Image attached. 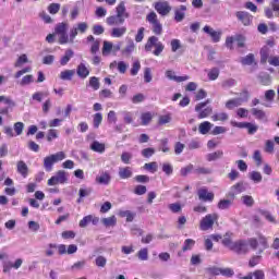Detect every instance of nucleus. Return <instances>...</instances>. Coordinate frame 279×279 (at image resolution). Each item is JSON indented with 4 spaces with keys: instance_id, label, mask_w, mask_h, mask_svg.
Listing matches in <instances>:
<instances>
[{
    "instance_id": "nucleus-64",
    "label": "nucleus",
    "mask_w": 279,
    "mask_h": 279,
    "mask_svg": "<svg viewBox=\"0 0 279 279\" xmlns=\"http://www.w3.org/2000/svg\"><path fill=\"white\" fill-rule=\"evenodd\" d=\"M56 34H66V25L64 23H60L54 28Z\"/></svg>"
},
{
    "instance_id": "nucleus-41",
    "label": "nucleus",
    "mask_w": 279,
    "mask_h": 279,
    "mask_svg": "<svg viewBox=\"0 0 279 279\" xmlns=\"http://www.w3.org/2000/svg\"><path fill=\"white\" fill-rule=\"evenodd\" d=\"M258 213L259 215H262V217H265V219L270 223H277L276 218H274L270 211L265 209H259Z\"/></svg>"
},
{
    "instance_id": "nucleus-56",
    "label": "nucleus",
    "mask_w": 279,
    "mask_h": 279,
    "mask_svg": "<svg viewBox=\"0 0 279 279\" xmlns=\"http://www.w3.org/2000/svg\"><path fill=\"white\" fill-rule=\"evenodd\" d=\"M143 38H145V27H140L135 35V43H143Z\"/></svg>"
},
{
    "instance_id": "nucleus-18",
    "label": "nucleus",
    "mask_w": 279,
    "mask_h": 279,
    "mask_svg": "<svg viewBox=\"0 0 279 279\" xmlns=\"http://www.w3.org/2000/svg\"><path fill=\"white\" fill-rule=\"evenodd\" d=\"M16 169H17V173H20L22 178H27V175H29V167L27 166V163H25V161L23 160L17 161Z\"/></svg>"
},
{
    "instance_id": "nucleus-13",
    "label": "nucleus",
    "mask_w": 279,
    "mask_h": 279,
    "mask_svg": "<svg viewBox=\"0 0 279 279\" xmlns=\"http://www.w3.org/2000/svg\"><path fill=\"white\" fill-rule=\"evenodd\" d=\"M238 21H241L245 26L252 25L254 16L245 11H238L235 13Z\"/></svg>"
},
{
    "instance_id": "nucleus-6",
    "label": "nucleus",
    "mask_w": 279,
    "mask_h": 279,
    "mask_svg": "<svg viewBox=\"0 0 279 279\" xmlns=\"http://www.w3.org/2000/svg\"><path fill=\"white\" fill-rule=\"evenodd\" d=\"M231 252H234V254H238L239 256L250 253V246H247V240H238L233 242L231 245V248H229Z\"/></svg>"
},
{
    "instance_id": "nucleus-57",
    "label": "nucleus",
    "mask_w": 279,
    "mask_h": 279,
    "mask_svg": "<svg viewBox=\"0 0 279 279\" xmlns=\"http://www.w3.org/2000/svg\"><path fill=\"white\" fill-rule=\"evenodd\" d=\"M141 71V61H135L132 64L131 68V75H138V72Z\"/></svg>"
},
{
    "instance_id": "nucleus-63",
    "label": "nucleus",
    "mask_w": 279,
    "mask_h": 279,
    "mask_svg": "<svg viewBox=\"0 0 279 279\" xmlns=\"http://www.w3.org/2000/svg\"><path fill=\"white\" fill-rule=\"evenodd\" d=\"M112 51V43L104 41L102 56H108Z\"/></svg>"
},
{
    "instance_id": "nucleus-45",
    "label": "nucleus",
    "mask_w": 279,
    "mask_h": 279,
    "mask_svg": "<svg viewBox=\"0 0 279 279\" xmlns=\"http://www.w3.org/2000/svg\"><path fill=\"white\" fill-rule=\"evenodd\" d=\"M241 201L244 204V206H247L248 208H252V206H254V197H252L251 195L242 196Z\"/></svg>"
},
{
    "instance_id": "nucleus-10",
    "label": "nucleus",
    "mask_w": 279,
    "mask_h": 279,
    "mask_svg": "<svg viewBox=\"0 0 279 279\" xmlns=\"http://www.w3.org/2000/svg\"><path fill=\"white\" fill-rule=\"evenodd\" d=\"M155 10L161 16H167L171 12V5L167 1H158L155 3Z\"/></svg>"
},
{
    "instance_id": "nucleus-15",
    "label": "nucleus",
    "mask_w": 279,
    "mask_h": 279,
    "mask_svg": "<svg viewBox=\"0 0 279 279\" xmlns=\"http://www.w3.org/2000/svg\"><path fill=\"white\" fill-rule=\"evenodd\" d=\"M111 180H112V177H110V173L107 171L101 172L100 175H97L95 179L96 184H102L105 186H108Z\"/></svg>"
},
{
    "instance_id": "nucleus-55",
    "label": "nucleus",
    "mask_w": 279,
    "mask_h": 279,
    "mask_svg": "<svg viewBox=\"0 0 279 279\" xmlns=\"http://www.w3.org/2000/svg\"><path fill=\"white\" fill-rule=\"evenodd\" d=\"M170 45L172 53H175L178 49H182V44L180 43V39H172Z\"/></svg>"
},
{
    "instance_id": "nucleus-27",
    "label": "nucleus",
    "mask_w": 279,
    "mask_h": 279,
    "mask_svg": "<svg viewBox=\"0 0 279 279\" xmlns=\"http://www.w3.org/2000/svg\"><path fill=\"white\" fill-rule=\"evenodd\" d=\"M210 130H213V123H210L209 121L202 122L198 125L199 134L206 135L208 134V132H210Z\"/></svg>"
},
{
    "instance_id": "nucleus-7",
    "label": "nucleus",
    "mask_w": 279,
    "mask_h": 279,
    "mask_svg": "<svg viewBox=\"0 0 279 279\" xmlns=\"http://www.w3.org/2000/svg\"><path fill=\"white\" fill-rule=\"evenodd\" d=\"M195 112H197V119H208L213 114V108L210 106L206 107V104H197Z\"/></svg>"
},
{
    "instance_id": "nucleus-26",
    "label": "nucleus",
    "mask_w": 279,
    "mask_h": 279,
    "mask_svg": "<svg viewBox=\"0 0 279 279\" xmlns=\"http://www.w3.org/2000/svg\"><path fill=\"white\" fill-rule=\"evenodd\" d=\"M240 62L243 66H252V64L256 62V59L254 57V53H248L247 56L242 57Z\"/></svg>"
},
{
    "instance_id": "nucleus-34",
    "label": "nucleus",
    "mask_w": 279,
    "mask_h": 279,
    "mask_svg": "<svg viewBox=\"0 0 279 279\" xmlns=\"http://www.w3.org/2000/svg\"><path fill=\"white\" fill-rule=\"evenodd\" d=\"M90 193H93L92 187L80 189L77 204H82V199H84V197H88V195H90Z\"/></svg>"
},
{
    "instance_id": "nucleus-29",
    "label": "nucleus",
    "mask_w": 279,
    "mask_h": 279,
    "mask_svg": "<svg viewBox=\"0 0 279 279\" xmlns=\"http://www.w3.org/2000/svg\"><path fill=\"white\" fill-rule=\"evenodd\" d=\"M251 112L253 117H255V119H257L258 121H267V114L265 113V111L257 108H253Z\"/></svg>"
},
{
    "instance_id": "nucleus-44",
    "label": "nucleus",
    "mask_w": 279,
    "mask_h": 279,
    "mask_svg": "<svg viewBox=\"0 0 279 279\" xmlns=\"http://www.w3.org/2000/svg\"><path fill=\"white\" fill-rule=\"evenodd\" d=\"M159 151H163V154H168V151H170L168 138L160 140Z\"/></svg>"
},
{
    "instance_id": "nucleus-5",
    "label": "nucleus",
    "mask_w": 279,
    "mask_h": 279,
    "mask_svg": "<svg viewBox=\"0 0 279 279\" xmlns=\"http://www.w3.org/2000/svg\"><path fill=\"white\" fill-rule=\"evenodd\" d=\"M146 21L151 25L153 34L160 36L162 34V24L158 20L156 12L151 11L146 15Z\"/></svg>"
},
{
    "instance_id": "nucleus-11",
    "label": "nucleus",
    "mask_w": 279,
    "mask_h": 279,
    "mask_svg": "<svg viewBox=\"0 0 279 279\" xmlns=\"http://www.w3.org/2000/svg\"><path fill=\"white\" fill-rule=\"evenodd\" d=\"M199 202H213L215 199V193L208 192V189L202 187L197 191Z\"/></svg>"
},
{
    "instance_id": "nucleus-36",
    "label": "nucleus",
    "mask_w": 279,
    "mask_h": 279,
    "mask_svg": "<svg viewBox=\"0 0 279 279\" xmlns=\"http://www.w3.org/2000/svg\"><path fill=\"white\" fill-rule=\"evenodd\" d=\"M193 173L195 175H210V173H213V169L205 168V167H198L193 170Z\"/></svg>"
},
{
    "instance_id": "nucleus-51",
    "label": "nucleus",
    "mask_w": 279,
    "mask_h": 279,
    "mask_svg": "<svg viewBox=\"0 0 279 279\" xmlns=\"http://www.w3.org/2000/svg\"><path fill=\"white\" fill-rule=\"evenodd\" d=\"M222 88H232V86H236V80L227 78L221 83Z\"/></svg>"
},
{
    "instance_id": "nucleus-30",
    "label": "nucleus",
    "mask_w": 279,
    "mask_h": 279,
    "mask_svg": "<svg viewBox=\"0 0 279 279\" xmlns=\"http://www.w3.org/2000/svg\"><path fill=\"white\" fill-rule=\"evenodd\" d=\"M90 149L97 154H104V151H106V144L94 141L90 145Z\"/></svg>"
},
{
    "instance_id": "nucleus-9",
    "label": "nucleus",
    "mask_w": 279,
    "mask_h": 279,
    "mask_svg": "<svg viewBox=\"0 0 279 279\" xmlns=\"http://www.w3.org/2000/svg\"><path fill=\"white\" fill-rule=\"evenodd\" d=\"M244 191H246L245 183H243V181H240L231 186L228 193V197L230 199H235L236 195L244 193Z\"/></svg>"
},
{
    "instance_id": "nucleus-32",
    "label": "nucleus",
    "mask_w": 279,
    "mask_h": 279,
    "mask_svg": "<svg viewBox=\"0 0 279 279\" xmlns=\"http://www.w3.org/2000/svg\"><path fill=\"white\" fill-rule=\"evenodd\" d=\"M75 75V70H64L60 73V80L71 82Z\"/></svg>"
},
{
    "instance_id": "nucleus-23",
    "label": "nucleus",
    "mask_w": 279,
    "mask_h": 279,
    "mask_svg": "<svg viewBox=\"0 0 279 279\" xmlns=\"http://www.w3.org/2000/svg\"><path fill=\"white\" fill-rule=\"evenodd\" d=\"M232 236H234V233L228 231L225 235L223 239L221 241L222 245L225 247H228L229 250L232 248V245H234V242H232Z\"/></svg>"
},
{
    "instance_id": "nucleus-47",
    "label": "nucleus",
    "mask_w": 279,
    "mask_h": 279,
    "mask_svg": "<svg viewBox=\"0 0 279 279\" xmlns=\"http://www.w3.org/2000/svg\"><path fill=\"white\" fill-rule=\"evenodd\" d=\"M258 80L263 86H269L271 84V76L269 74H262L258 76Z\"/></svg>"
},
{
    "instance_id": "nucleus-49",
    "label": "nucleus",
    "mask_w": 279,
    "mask_h": 279,
    "mask_svg": "<svg viewBox=\"0 0 279 279\" xmlns=\"http://www.w3.org/2000/svg\"><path fill=\"white\" fill-rule=\"evenodd\" d=\"M228 119H229V116H228V113H226V112L215 113V114L211 117V120H213V121H228Z\"/></svg>"
},
{
    "instance_id": "nucleus-24",
    "label": "nucleus",
    "mask_w": 279,
    "mask_h": 279,
    "mask_svg": "<svg viewBox=\"0 0 279 279\" xmlns=\"http://www.w3.org/2000/svg\"><path fill=\"white\" fill-rule=\"evenodd\" d=\"M73 56H75V52L73 51V49L65 50L64 56L60 59L61 66H66V64H69Z\"/></svg>"
},
{
    "instance_id": "nucleus-14",
    "label": "nucleus",
    "mask_w": 279,
    "mask_h": 279,
    "mask_svg": "<svg viewBox=\"0 0 279 279\" xmlns=\"http://www.w3.org/2000/svg\"><path fill=\"white\" fill-rule=\"evenodd\" d=\"M203 32L210 36L213 43H219V40H221V31H214L213 27L206 25L204 26Z\"/></svg>"
},
{
    "instance_id": "nucleus-8",
    "label": "nucleus",
    "mask_w": 279,
    "mask_h": 279,
    "mask_svg": "<svg viewBox=\"0 0 279 279\" xmlns=\"http://www.w3.org/2000/svg\"><path fill=\"white\" fill-rule=\"evenodd\" d=\"M66 172L59 170L56 175L48 180V186H56V184H65L68 182Z\"/></svg>"
},
{
    "instance_id": "nucleus-22",
    "label": "nucleus",
    "mask_w": 279,
    "mask_h": 279,
    "mask_svg": "<svg viewBox=\"0 0 279 279\" xmlns=\"http://www.w3.org/2000/svg\"><path fill=\"white\" fill-rule=\"evenodd\" d=\"M166 77H168V80H171L172 82H186L187 80H190L189 75L175 76V72L171 70L166 71Z\"/></svg>"
},
{
    "instance_id": "nucleus-58",
    "label": "nucleus",
    "mask_w": 279,
    "mask_h": 279,
    "mask_svg": "<svg viewBox=\"0 0 279 279\" xmlns=\"http://www.w3.org/2000/svg\"><path fill=\"white\" fill-rule=\"evenodd\" d=\"M154 154H156V149L148 147V148H144L142 150V156L144 158H151V156H154Z\"/></svg>"
},
{
    "instance_id": "nucleus-3",
    "label": "nucleus",
    "mask_w": 279,
    "mask_h": 279,
    "mask_svg": "<svg viewBox=\"0 0 279 279\" xmlns=\"http://www.w3.org/2000/svg\"><path fill=\"white\" fill-rule=\"evenodd\" d=\"M64 158H66V155L64 154V151H58L56 154L45 157L44 158L45 171H47L48 173L53 171V165H56V162H60L64 160Z\"/></svg>"
},
{
    "instance_id": "nucleus-38",
    "label": "nucleus",
    "mask_w": 279,
    "mask_h": 279,
    "mask_svg": "<svg viewBox=\"0 0 279 279\" xmlns=\"http://www.w3.org/2000/svg\"><path fill=\"white\" fill-rule=\"evenodd\" d=\"M128 32L125 26L112 28L111 36L113 38H121Z\"/></svg>"
},
{
    "instance_id": "nucleus-28",
    "label": "nucleus",
    "mask_w": 279,
    "mask_h": 279,
    "mask_svg": "<svg viewBox=\"0 0 279 279\" xmlns=\"http://www.w3.org/2000/svg\"><path fill=\"white\" fill-rule=\"evenodd\" d=\"M101 223L104 225L105 228H114V226H117V216L102 218Z\"/></svg>"
},
{
    "instance_id": "nucleus-39",
    "label": "nucleus",
    "mask_w": 279,
    "mask_h": 279,
    "mask_svg": "<svg viewBox=\"0 0 279 279\" xmlns=\"http://www.w3.org/2000/svg\"><path fill=\"white\" fill-rule=\"evenodd\" d=\"M119 217H122V218L126 217V221L132 222V221H134V217H136V214H134L130 210H120Z\"/></svg>"
},
{
    "instance_id": "nucleus-35",
    "label": "nucleus",
    "mask_w": 279,
    "mask_h": 279,
    "mask_svg": "<svg viewBox=\"0 0 279 279\" xmlns=\"http://www.w3.org/2000/svg\"><path fill=\"white\" fill-rule=\"evenodd\" d=\"M101 121H104V116L101 114V112H97L93 116V126L95 130H99Z\"/></svg>"
},
{
    "instance_id": "nucleus-1",
    "label": "nucleus",
    "mask_w": 279,
    "mask_h": 279,
    "mask_svg": "<svg viewBox=\"0 0 279 279\" xmlns=\"http://www.w3.org/2000/svg\"><path fill=\"white\" fill-rule=\"evenodd\" d=\"M116 15L107 17V24L109 25H123L125 19H130V13L125 9V2L121 1L116 8Z\"/></svg>"
},
{
    "instance_id": "nucleus-20",
    "label": "nucleus",
    "mask_w": 279,
    "mask_h": 279,
    "mask_svg": "<svg viewBox=\"0 0 279 279\" xmlns=\"http://www.w3.org/2000/svg\"><path fill=\"white\" fill-rule=\"evenodd\" d=\"M134 49H136V45L134 44V40L129 39L128 45L124 49H122L121 53L122 56H125V58H130L132 53H134Z\"/></svg>"
},
{
    "instance_id": "nucleus-60",
    "label": "nucleus",
    "mask_w": 279,
    "mask_h": 279,
    "mask_svg": "<svg viewBox=\"0 0 279 279\" xmlns=\"http://www.w3.org/2000/svg\"><path fill=\"white\" fill-rule=\"evenodd\" d=\"M194 167L193 163L187 165L184 168H181L180 173L183 178H186L191 171H193Z\"/></svg>"
},
{
    "instance_id": "nucleus-31",
    "label": "nucleus",
    "mask_w": 279,
    "mask_h": 279,
    "mask_svg": "<svg viewBox=\"0 0 279 279\" xmlns=\"http://www.w3.org/2000/svg\"><path fill=\"white\" fill-rule=\"evenodd\" d=\"M232 202H234V199H232V198L220 199L217 205V208H219V210H228L232 206Z\"/></svg>"
},
{
    "instance_id": "nucleus-21",
    "label": "nucleus",
    "mask_w": 279,
    "mask_h": 279,
    "mask_svg": "<svg viewBox=\"0 0 279 279\" xmlns=\"http://www.w3.org/2000/svg\"><path fill=\"white\" fill-rule=\"evenodd\" d=\"M260 64H267V60H269V56H271V48L269 46H264L260 51Z\"/></svg>"
},
{
    "instance_id": "nucleus-61",
    "label": "nucleus",
    "mask_w": 279,
    "mask_h": 279,
    "mask_svg": "<svg viewBox=\"0 0 279 279\" xmlns=\"http://www.w3.org/2000/svg\"><path fill=\"white\" fill-rule=\"evenodd\" d=\"M96 267H106L108 259L101 255H99L98 257H96Z\"/></svg>"
},
{
    "instance_id": "nucleus-48",
    "label": "nucleus",
    "mask_w": 279,
    "mask_h": 279,
    "mask_svg": "<svg viewBox=\"0 0 279 279\" xmlns=\"http://www.w3.org/2000/svg\"><path fill=\"white\" fill-rule=\"evenodd\" d=\"M260 260H263V256L260 255L252 256V258L248 260V267H256V265L260 264Z\"/></svg>"
},
{
    "instance_id": "nucleus-33",
    "label": "nucleus",
    "mask_w": 279,
    "mask_h": 279,
    "mask_svg": "<svg viewBox=\"0 0 279 279\" xmlns=\"http://www.w3.org/2000/svg\"><path fill=\"white\" fill-rule=\"evenodd\" d=\"M248 178L250 180H252V182H254L255 184H260V182H263V174H260V172L258 171H252L248 173Z\"/></svg>"
},
{
    "instance_id": "nucleus-4",
    "label": "nucleus",
    "mask_w": 279,
    "mask_h": 279,
    "mask_svg": "<svg viewBox=\"0 0 279 279\" xmlns=\"http://www.w3.org/2000/svg\"><path fill=\"white\" fill-rule=\"evenodd\" d=\"M219 221V215L218 214H208L205 217L201 219L199 222V230L203 232H206L208 230H213V226H215V222Z\"/></svg>"
},
{
    "instance_id": "nucleus-62",
    "label": "nucleus",
    "mask_w": 279,
    "mask_h": 279,
    "mask_svg": "<svg viewBox=\"0 0 279 279\" xmlns=\"http://www.w3.org/2000/svg\"><path fill=\"white\" fill-rule=\"evenodd\" d=\"M49 14H58L60 12V3H51L48 7Z\"/></svg>"
},
{
    "instance_id": "nucleus-37",
    "label": "nucleus",
    "mask_w": 279,
    "mask_h": 279,
    "mask_svg": "<svg viewBox=\"0 0 279 279\" xmlns=\"http://www.w3.org/2000/svg\"><path fill=\"white\" fill-rule=\"evenodd\" d=\"M87 86H89V88H93V90H99L101 83H99V78L97 76H92Z\"/></svg>"
},
{
    "instance_id": "nucleus-42",
    "label": "nucleus",
    "mask_w": 279,
    "mask_h": 279,
    "mask_svg": "<svg viewBox=\"0 0 279 279\" xmlns=\"http://www.w3.org/2000/svg\"><path fill=\"white\" fill-rule=\"evenodd\" d=\"M195 247V240L193 239H186L182 246V252H190Z\"/></svg>"
},
{
    "instance_id": "nucleus-19",
    "label": "nucleus",
    "mask_w": 279,
    "mask_h": 279,
    "mask_svg": "<svg viewBox=\"0 0 279 279\" xmlns=\"http://www.w3.org/2000/svg\"><path fill=\"white\" fill-rule=\"evenodd\" d=\"M186 5L182 4L179 9L174 10V21L177 23H182L186 16Z\"/></svg>"
},
{
    "instance_id": "nucleus-46",
    "label": "nucleus",
    "mask_w": 279,
    "mask_h": 279,
    "mask_svg": "<svg viewBox=\"0 0 279 279\" xmlns=\"http://www.w3.org/2000/svg\"><path fill=\"white\" fill-rule=\"evenodd\" d=\"M234 43H236V46L242 49L245 47V36L238 34L234 36Z\"/></svg>"
},
{
    "instance_id": "nucleus-2",
    "label": "nucleus",
    "mask_w": 279,
    "mask_h": 279,
    "mask_svg": "<svg viewBox=\"0 0 279 279\" xmlns=\"http://www.w3.org/2000/svg\"><path fill=\"white\" fill-rule=\"evenodd\" d=\"M154 47H155V50L153 51L154 56H160V53L165 51V45L158 39L157 36L148 37L144 46V49L146 52H149L151 51V49H154Z\"/></svg>"
},
{
    "instance_id": "nucleus-52",
    "label": "nucleus",
    "mask_w": 279,
    "mask_h": 279,
    "mask_svg": "<svg viewBox=\"0 0 279 279\" xmlns=\"http://www.w3.org/2000/svg\"><path fill=\"white\" fill-rule=\"evenodd\" d=\"M207 75L210 82H215V80L219 77V70L217 68H213Z\"/></svg>"
},
{
    "instance_id": "nucleus-50",
    "label": "nucleus",
    "mask_w": 279,
    "mask_h": 279,
    "mask_svg": "<svg viewBox=\"0 0 279 279\" xmlns=\"http://www.w3.org/2000/svg\"><path fill=\"white\" fill-rule=\"evenodd\" d=\"M13 130L17 136H21V134H23V130H25V124L23 122H16L13 125Z\"/></svg>"
},
{
    "instance_id": "nucleus-40",
    "label": "nucleus",
    "mask_w": 279,
    "mask_h": 279,
    "mask_svg": "<svg viewBox=\"0 0 279 279\" xmlns=\"http://www.w3.org/2000/svg\"><path fill=\"white\" fill-rule=\"evenodd\" d=\"M48 247L50 250H58L60 255L68 254L66 245L64 244L57 245V244L50 243L48 244Z\"/></svg>"
},
{
    "instance_id": "nucleus-54",
    "label": "nucleus",
    "mask_w": 279,
    "mask_h": 279,
    "mask_svg": "<svg viewBox=\"0 0 279 279\" xmlns=\"http://www.w3.org/2000/svg\"><path fill=\"white\" fill-rule=\"evenodd\" d=\"M32 82H34V75L28 74V75H25V76L21 80L20 85H21V86H27V85L32 84Z\"/></svg>"
},
{
    "instance_id": "nucleus-53",
    "label": "nucleus",
    "mask_w": 279,
    "mask_h": 279,
    "mask_svg": "<svg viewBox=\"0 0 279 279\" xmlns=\"http://www.w3.org/2000/svg\"><path fill=\"white\" fill-rule=\"evenodd\" d=\"M207 274L210 276H221V268L217 266L206 268Z\"/></svg>"
},
{
    "instance_id": "nucleus-59",
    "label": "nucleus",
    "mask_w": 279,
    "mask_h": 279,
    "mask_svg": "<svg viewBox=\"0 0 279 279\" xmlns=\"http://www.w3.org/2000/svg\"><path fill=\"white\" fill-rule=\"evenodd\" d=\"M141 120H142V125H149V123L151 122V113L149 112L143 113L141 117Z\"/></svg>"
},
{
    "instance_id": "nucleus-16",
    "label": "nucleus",
    "mask_w": 279,
    "mask_h": 279,
    "mask_svg": "<svg viewBox=\"0 0 279 279\" xmlns=\"http://www.w3.org/2000/svg\"><path fill=\"white\" fill-rule=\"evenodd\" d=\"M118 175L120 180H130L134 175V172L132 171V167H123L119 168Z\"/></svg>"
},
{
    "instance_id": "nucleus-25",
    "label": "nucleus",
    "mask_w": 279,
    "mask_h": 279,
    "mask_svg": "<svg viewBox=\"0 0 279 279\" xmlns=\"http://www.w3.org/2000/svg\"><path fill=\"white\" fill-rule=\"evenodd\" d=\"M223 158V150H216L214 153H209L206 156L207 162H215V160H219Z\"/></svg>"
},
{
    "instance_id": "nucleus-12",
    "label": "nucleus",
    "mask_w": 279,
    "mask_h": 279,
    "mask_svg": "<svg viewBox=\"0 0 279 279\" xmlns=\"http://www.w3.org/2000/svg\"><path fill=\"white\" fill-rule=\"evenodd\" d=\"M247 102V96L244 98H233L226 102L227 110H234V108H239V106H242L243 104Z\"/></svg>"
},
{
    "instance_id": "nucleus-17",
    "label": "nucleus",
    "mask_w": 279,
    "mask_h": 279,
    "mask_svg": "<svg viewBox=\"0 0 279 279\" xmlns=\"http://www.w3.org/2000/svg\"><path fill=\"white\" fill-rule=\"evenodd\" d=\"M76 75L81 80H86L88 77V75H90V70H88V68H86V64L80 63L76 68Z\"/></svg>"
},
{
    "instance_id": "nucleus-43",
    "label": "nucleus",
    "mask_w": 279,
    "mask_h": 279,
    "mask_svg": "<svg viewBox=\"0 0 279 279\" xmlns=\"http://www.w3.org/2000/svg\"><path fill=\"white\" fill-rule=\"evenodd\" d=\"M137 257L140 260H149V250L144 247L137 252Z\"/></svg>"
}]
</instances>
